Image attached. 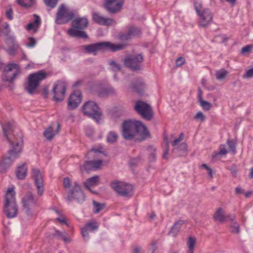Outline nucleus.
<instances>
[{"mask_svg": "<svg viewBox=\"0 0 253 253\" xmlns=\"http://www.w3.org/2000/svg\"><path fill=\"white\" fill-rule=\"evenodd\" d=\"M82 99L81 92L79 90L75 91L70 95L68 99V109L71 110L76 109L81 103Z\"/></svg>", "mask_w": 253, "mask_h": 253, "instance_id": "nucleus-19", "label": "nucleus"}, {"mask_svg": "<svg viewBox=\"0 0 253 253\" xmlns=\"http://www.w3.org/2000/svg\"><path fill=\"white\" fill-rule=\"evenodd\" d=\"M111 186L121 196L130 198L133 195V187L129 183L115 181L111 184Z\"/></svg>", "mask_w": 253, "mask_h": 253, "instance_id": "nucleus-9", "label": "nucleus"}, {"mask_svg": "<svg viewBox=\"0 0 253 253\" xmlns=\"http://www.w3.org/2000/svg\"><path fill=\"white\" fill-rule=\"evenodd\" d=\"M98 228V225L95 221L87 223L81 229L82 235L84 240L86 241L89 239V232H92Z\"/></svg>", "mask_w": 253, "mask_h": 253, "instance_id": "nucleus-21", "label": "nucleus"}, {"mask_svg": "<svg viewBox=\"0 0 253 253\" xmlns=\"http://www.w3.org/2000/svg\"><path fill=\"white\" fill-rule=\"evenodd\" d=\"M102 148L101 147H100V148H91L90 151H89V154H90L91 153H94L96 155H98L99 154H102L103 153V151H102Z\"/></svg>", "mask_w": 253, "mask_h": 253, "instance_id": "nucleus-46", "label": "nucleus"}, {"mask_svg": "<svg viewBox=\"0 0 253 253\" xmlns=\"http://www.w3.org/2000/svg\"><path fill=\"white\" fill-rule=\"evenodd\" d=\"M195 240L191 237H189L188 240L187 242V245L188 248L189 249V251H192V250H194V246L195 244Z\"/></svg>", "mask_w": 253, "mask_h": 253, "instance_id": "nucleus-41", "label": "nucleus"}, {"mask_svg": "<svg viewBox=\"0 0 253 253\" xmlns=\"http://www.w3.org/2000/svg\"><path fill=\"white\" fill-rule=\"evenodd\" d=\"M15 50L13 48H10L8 50V52L9 54H14L15 53Z\"/></svg>", "mask_w": 253, "mask_h": 253, "instance_id": "nucleus-63", "label": "nucleus"}, {"mask_svg": "<svg viewBox=\"0 0 253 253\" xmlns=\"http://www.w3.org/2000/svg\"><path fill=\"white\" fill-rule=\"evenodd\" d=\"M118 135L116 132L113 131H110L107 136V141L109 143H113L116 141Z\"/></svg>", "mask_w": 253, "mask_h": 253, "instance_id": "nucleus-33", "label": "nucleus"}, {"mask_svg": "<svg viewBox=\"0 0 253 253\" xmlns=\"http://www.w3.org/2000/svg\"><path fill=\"white\" fill-rule=\"evenodd\" d=\"M66 200L69 202L75 200L80 203L84 201L85 196L80 185L77 182H74L73 188L69 191Z\"/></svg>", "mask_w": 253, "mask_h": 253, "instance_id": "nucleus-11", "label": "nucleus"}, {"mask_svg": "<svg viewBox=\"0 0 253 253\" xmlns=\"http://www.w3.org/2000/svg\"><path fill=\"white\" fill-rule=\"evenodd\" d=\"M125 47V45L124 44H114L109 42H97L83 46V49L86 53H93L94 55H96L97 52L100 50L117 51L124 49Z\"/></svg>", "mask_w": 253, "mask_h": 253, "instance_id": "nucleus-3", "label": "nucleus"}, {"mask_svg": "<svg viewBox=\"0 0 253 253\" xmlns=\"http://www.w3.org/2000/svg\"><path fill=\"white\" fill-rule=\"evenodd\" d=\"M6 16L7 17V18L9 20H12L13 19V12L11 9L8 10L6 12Z\"/></svg>", "mask_w": 253, "mask_h": 253, "instance_id": "nucleus-56", "label": "nucleus"}, {"mask_svg": "<svg viewBox=\"0 0 253 253\" xmlns=\"http://www.w3.org/2000/svg\"><path fill=\"white\" fill-rule=\"evenodd\" d=\"M54 236L58 237L59 239L63 240L65 242H69L70 239L67 236L66 232H61L59 230H56Z\"/></svg>", "mask_w": 253, "mask_h": 253, "instance_id": "nucleus-31", "label": "nucleus"}, {"mask_svg": "<svg viewBox=\"0 0 253 253\" xmlns=\"http://www.w3.org/2000/svg\"><path fill=\"white\" fill-rule=\"evenodd\" d=\"M59 128L60 125L59 124L55 129L52 126H50L44 131L43 135L47 139L51 140L58 133Z\"/></svg>", "mask_w": 253, "mask_h": 253, "instance_id": "nucleus-24", "label": "nucleus"}, {"mask_svg": "<svg viewBox=\"0 0 253 253\" xmlns=\"http://www.w3.org/2000/svg\"><path fill=\"white\" fill-rule=\"evenodd\" d=\"M141 248L139 247H136L134 248L133 250V253H141Z\"/></svg>", "mask_w": 253, "mask_h": 253, "instance_id": "nucleus-58", "label": "nucleus"}, {"mask_svg": "<svg viewBox=\"0 0 253 253\" xmlns=\"http://www.w3.org/2000/svg\"><path fill=\"white\" fill-rule=\"evenodd\" d=\"M34 17L35 18L34 22L29 23L26 26V28L28 31H36L41 23V19L39 16L35 14H34Z\"/></svg>", "mask_w": 253, "mask_h": 253, "instance_id": "nucleus-25", "label": "nucleus"}, {"mask_svg": "<svg viewBox=\"0 0 253 253\" xmlns=\"http://www.w3.org/2000/svg\"><path fill=\"white\" fill-rule=\"evenodd\" d=\"M93 211L95 213H97L101 211L105 207L104 204H101L95 201H93Z\"/></svg>", "mask_w": 253, "mask_h": 253, "instance_id": "nucleus-36", "label": "nucleus"}, {"mask_svg": "<svg viewBox=\"0 0 253 253\" xmlns=\"http://www.w3.org/2000/svg\"><path fill=\"white\" fill-rule=\"evenodd\" d=\"M82 84V82L81 81H77L76 82H75L73 86L74 87H78V86H80Z\"/></svg>", "mask_w": 253, "mask_h": 253, "instance_id": "nucleus-61", "label": "nucleus"}, {"mask_svg": "<svg viewBox=\"0 0 253 253\" xmlns=\"http://www.w3.org/2000/svg\"><path fill=\"white\" fill-rule=\"evenodd\" d=\"M32 177L35 180L37 189V194L38 196H41L44 191L42 175L39 169H33L32 170Z\"/></svg>", "mask_w": 253, "mask_h": 253, "instance_id": "nucleus-16", "label": "nucleus"}, {"mask_svg": "<svg viewBox=\"0 0 253 253\" xmlns=\"http://www.w3.org/2000/svg\"><path fill=\"white\" fill-rule=\"evenodd\" d=\"M3 132L6 140L8 141L10 149L6 156L1 162H0V173L4 172L18 158L22 151L23 143L22 134L21 132L17 133L16 135L11 134V132H16L13 129V125L10 122H7L2 126Z\"/></svg>", "mask_w": 253, "mask_h": 253, "instance_id": "nucleus-1", "label": "nucleus"}, {"mask_svg": "<svg viewBox=\"0 0 253 253\" xmlns=\"http://www.w3.org/2000/svg\"><path fill=\"white\" fill-rule=\"evenodd\" d=\"M141 34V30L135 26H129L128 27L127 32L126 33H120L118 37L122 41H127L131 38L138 36Z\"/></svg>", "mask_w": 253, "mask_h": 253, "instance_id": "nucleus-17", "label": "nucleus"}, {"mask_svg": "<svg viewBox=\"0 0 253 253\" xmlns=\"http://www.w3.org/2000/svg\"><path fill=\"white\" fill-rule=\"evenodd\" d=\"M82 109L84 115L99 123L102 114L99 108L94 102L89 101L85 102L83 106Z\"/></svg>", "mask_w": 253, "mask_h": 253, "instance_id": "nucleus-8", "label": "nucleus"}, {"mask_svg": "<svg viewBox=\"0 0 253 253\" xmlns=\"http://www.w3.org/2000/svg\"><path fill=\"white\" fill-rule=\"evenodd\" d=\"M253 77V68L248 70L246 74L244 75V78Z\"/></svg>", "mask_w": 253, "mask_h": 253, "instance_id": "nucleus-52", "label": "nucleus"}, {"mask_svg": "<svg viewBox=\"0 0 253 253\" xmlns=\"http://www.w3.org/2000/svg\"><path fill=\"white\" fill-rule=\"evenodd\" d=\"M227 153V151L225 148V146L224 145H221L219 146V151L218 154L220 155H224L226 154Z\"/></svg>", "mask_w": 253, "mask_h": 253, "instance_id": "nucleus-50", "label": "nucleus"}, {"mask_svg": "<svg viewBox=\"0 0 253 253\" xmlns=\"http://www.w3.org/2000/svg\"><path fill=\"white\" fill-rule=\"evenodd\" d=\"M20 73L19 67L17 64H9L5 68L3 73L5 74V77L3 78V80L12 83Z\"/></svg>", "mask_w": 253, "mask_h": 253, "instance_id": "nucleus-15", "label": "nucleus"}, {"mask_svg": "<svg viewBox=\"0 0 253 253\" xmlns=\"http://www.w3.org/2000/svg\"><path fill=\"white\" fill-rule=\"evenodd\" d=\"M150 159L151 161L155 160L156 157L154 153H152L150 156Z\"/></svg>", "mask_w": 253, "mask_h": 253, "instance_id": "nucleus-62", "label": "nucleus"}, {"mask_svg": "<svg viewBox=\"0 0 253 253\" xmlns=\"http://www.w3.org/2000/svg\"><path fill=\"white\" fill-rule=\"evenodd\" d=\"M231 232L234 234H239L240 232V225L236 221L231 222L230 225Z\"/></svg>", "mask_w": 253, "mask_h": 253, "instance_id": "nucleus-35", "label": "nucleus"}, {"mask_svg": "<svg viewBox=\"0 0 253 253\" xmlns=\"http://www.w3.org/2000/svg\"><path fill=\"white\" fill-rule=\"evenodd\" d=\"M22 204L24 212L30 216L31 209L37 205V200L31 192L27 193L22 199Z\"/></svg>", "mask_w": 253, "mask_h": 253, "instance_id": "nucleus-12", "label": "nucleus"}, {"mask_svg": "<svg viewBox=\"0 0 253 253\" xmlns=\"http://www.w3.org/2000/svg\"><path fill=\"white\" fill-rule=\"evenodd\" d=\"M56 220H58L59 222H60L61 223H64V224H66L68 225L67 223H66L65 218H64V217H62V218L58 217L56 218Z\"/></svg>", "mask_w": 253, "mask_h": 253, "instance_id": "nucleus-60", "label": "nucleus"}, {"mask_svg": "<svg viewBox=\"0 0 253 253\" xmlns=\"http://www.w3.org/2000/svg\"><path fill=\"white\" fill-rule=\"evenodd\" d=\"M36 44V41L35 39L32 37L28 38V42L26 44V46L28 47L32 48L34 47Z\"/></svg>", "mask_w": 253, "mask_h": 253, "instance_id": "nucleus-43", "label": "nucleus"}, {"mask_svg": "<svg viewBox=\"0 0 253 253\" xmlns=\"http://www.w3.org/2000/svg\"><path fill=\"white\" fill-rule=\"evenodd\" d=\"M15 193L14 188L8 189L5 196L4 212L6 216L9 218H13L17 215V206L16 203Z\"/></svg>", "mask_w": 253, "mask_h": 253, "instance_id": "nucleus-4", "label": "nucleus"}, {"mask_svg": "<svg viewBox=\"0 0 253 253\" xmlns=\"http://www.w3.org/2000/svg\"><path fill=\"white\" fill-rule=\"evenodd\" d=\"M124 0H106L105 7L108 12L116 13L122 8Z\"/></svg>", "mask_w": 253, "mask_h": 253, "instance_id": "nucleus-18", "label": "nucleus"}, {"mask_svg": "<svg viewBox=\"0 0 253 253\" xmlns=\"http://www.w3.org/2000/svg\"><path fill=\"white\" fill-rule=\"evenodd\" d=\"M134 110L144 119L150 120L153 116V111L148 104L141 101H137Z\"/></svg>", "mask_w": 253, "mask_h": 253, "instance_id": "nucleus-10", "label": "nucleus"}, {"mask_svg": "<svg viewBox=\"0 0 253 253\" xmlns=\"http://www.w3.org/2000/svg\"><path fill=\"white\" fill-rule=\"evenodd\" d=\"M169 154V143L168 140H167V148L166 151H165L163 155V157L165 159L168 158V155Z\"/></svg>", "mask_w": 253, "mask_h": 253, "instance_id": "nucleus-57", "label": "nucleus"}, {"mask_svg": "<svg viewBox=\"0 0 253 253\" xmlns=\"http://www.w3.org/2000/svg\"><path fill=\"white\" fill-rule=\"evenodd\" d=\"M47 77V74L42 70L30 74L27 84L25 87L26 90L29 94H33L40 82L46 79Z\"/></svg>", "mask_w": 253, "mask_h": 253, "instance_id": "nucleus-6", "label": "nucleus"}, {"mask_svg": "<svg viewBox=\"0 0 253 253\" xmlns=\"http://www.w3.org/2000/svg\"><path fill=\"white\" fill-rule=\"evenodd\" d=\"M194 6L199 17V25L203 27L208 26L211 22L213 18L211 11L208 8H203L202 3L199 1H195Z\"/></svg>", "mask_w": 253, "mask_h": 253, "instance_id": "nucleus-7", "label": "nucleus"}, {"mask_svg": "<svg viewBox=\"0 0 253 253\" xmlns=\"http://www.w3.org/2000/svg\"><path fill=\"white\" fill-rule=\"evenodd\" d=\"M68 34L72 37L87 38L88 35L86 33L82 30L78 29L72 27L67 31Z\"/></svg>", "mask_w": 253, "mask_h": 253, "instance_id": "nucleus-23", "label": "nucleus"}, {"mask_svg": "<svg viewBox=\"0 0 253 253\" xmlns=\"http://www.w3.org/2000/svg\"><path fill=\"white\" fill-rule=\"evenodd\" d=\"M75 11L70 9L65 4H61L57 8L55 22L58 25L69 23L75 17Z\"/></svg>", "mask_w": 253, "mask_h": 253, "instance_id": "nucleus-5", "label": "nucleus"}, {"mask_svg": "<svg viewBox=\"0 0 253 253\" xmlns=\"http://www.w3.org/2000/svg\"><path fill=\"white\" fill-rule=\"evenodd\" d=\"M27 168L25 164L18 167L16 170V175L18 179H23L27 175Z\"/></svg>", "mask_w": 253, "mask_h": 253, "instance_id": "nucleus-28", "label": "nucleus"}, {"mask_svg": "<svg viewBox=\"0 0 253 253\" xmlns=\"http://www.w3.org/2000/svg\"><path fill=\"white\" fill-rule=\"evenodd\" d=\"M185 62V59L183 57H179L176 60V65L177 67L182 66Z\"/></svg>", "mask_w": 253, "mask_h": 253, "instance_id": "nucleus-51", "label": "nucleus"}, {"mask_svg": "<svg viewBox=\"0 0 253 253\" xmlns=\"http://www.w3.org/2000/svg\"><path fill=\"white\" fill-rule=\"evenodd\" d=\"M122 135L125 139L131 140L137 136H148L149 132L141 122L130 120L124 122Z\"/></svg>", "mask_w": 253, "mask_h": 253, "instance_id": "nucleus-2", "label": "nucleus"}, {"mask_svg": "<svg viewBox=\"0 0 253 253\" xmlns=\"http://www.w3.org/2000/svg\"><path fill=\"white\" fill-rule=\"evenodd\" d=\"M134 90L139 94L143 93L145 88V84L141 80H139L133 84Z\"/></svg>", "mask_w": 253, "mask_h": 253, "instance_id": "nucleus-30", "label": "nucleus"}, {"mask_svg": "<svg viewBox=\"0 0 253 253\" xmlns=\"http://www.w3.org/2000/svg\"><path fill=\"white\" fill-rule=\"evenodd\" d=\"M92 19L94 22L100 25L111 26L116 24L113 19L102 16L98 13L92 14Z\"/></svg>", "mask_w": 253, "mask_h": 253, "instance_id": "nucleus-20", "label": "nucleus"}, {"mask_svg": "<svg viewBox=\"0 0 253 253\" xmlns=\"http://www.w3.org/2000/svg\"><path fill=\"white\" fill-rule=\"evenodd\" d=\"M115 92V90L114 88L108 87L104 88L102 90V92L100 93L99 95L101 96H103L105 95H110L114 93Z\"/></svg>", "mask_w": 253, "mask_h": 253, "instance_id": "nucleus-38", "label": "nucleus"}, {"mask_svg": "<svg viewBox=\"0 0 253 253\" xmlns=\"http://www.w3.org/2000/svg\"><path fill=\"white\" fill-rule=\"evenodd\" d=\"M227 143L229 146L230 151L234 154L236 152V145L235 143L229 140H227Z\"/></svg>", "mask_w": 253, "mask_h": 253, "instance_id": "nucleus-45", "label": "nucleus"}, {"mask_svg": "<svg viewBox=\"0 0 253 253\" xmlns=\"http://www.w3.org/2000/svg\"><path fill=\"white\" fill-rule=\"evenodd\" d=\"M236 215L235 214H229L226 216V220L228 219L231 222L236 221Z\"/></svg>", "mask_w": 253, "mask_h": 253, "instance_id": "nucleus-55", "label": "nucleus"}, {"mask_svg": "<svg viewBox=\"0 0 253 253\" xmlns=\"http://www.w3.org/2000/svg\"><path fill=\"white\" fill-rule=\"evenodd\" d=\"M72 20L71 25L73 28L83 30L88 26V21L86 17H77Z\"/></svg>", "mask_w": 253, "mask_h": 253, "instance_id": "nucleus-22", "label": "nucleus"}, {"mask_svg": "<svg viewBox=\"0 0 253 253\" xmlns=\"http://www.w3.org/2000/svg\"><path fill=\"white\" fill-rule=\"evenodd\" d=\"M46 6L53 8L56 7L59 0H43Z\"/></svg>", "mask_w": 253, "mask_h": 253, "instance_id": "nucleus-39", "label": "nucleus"}, {"mask_svg": "<svg viewBox=\"0 0 253 253\" xmlns=\"http://www.w3.org/2000/svg\"><path fill=\"white\" fill-rule=\"evenodd\" d=\"M84 169L86 170H91L94 169L93 165H92L91 161H86L84 165Z\"/></svg>", "mask_w": 253, "mask_h": 253, "instance_id": "nucleus-47", "label": "nucleus"}, {"mask_svg": "<svg viewBox=\"0 0 253 253\" xmlns=\"http://www.w3.org/2000/svg\"><path fill=\"white\" fill-rule=\"evenodd\" d=\"M109 65L110 70L114 72H117L121 70L120 65L114 60L109 61Z\"/></svg>", "mask_w": 253, "mask_h": 253, "instance_id": "nucleus-34", "label": "nucleus"}, {"mask_svg": "<svg viewBox=\"0 0 253 253\" xmlns=\"http://www.w3.org/2000/svg\"><path fill=\"white\" fill-rule=\"evenodd\" d=\"M228 72L225 69H222L216 72V78L218 80L224 79L227 76Z\"/></svg>", "mask_w": 253, "mask_h": 253, "instance_id": "nucleus-37", "label": "nucleus"}, {"mask_svg": "<svg viewBox=\"0 0 253 253\" xmlns=\"http://www.w3.org/2000/svg\"><path fill=\"white\" fill-rule=\"evenodd\" d=\"M99 180V176L97 175L90 177L86 180L84 183L85 187L93 193L96 194V192L91 190V187L97 185Z\"/></svg>", "mask_w": 253, "mask_h": 253, "instance_id": "nucleus-26", "label": "nucleus"}, {"mask_svg": "<svg viewBox=\"0 0 253 253\" xmlns=\"http://www.w3.org/2000/svg\"><path fill=\"white\" fill-rule=\"evenodd\" d=\"M184 137V134L183 133H181L180 134V135L178 138L175 139L172 143V145L174 147H175V148H177V146L178 144L181 142Z\"/></svg>", "mask_w": 253, "mask_h": 253, "instance_id": "nucleus-42", "label": "nucleus"}, {"mask_svg": "<svg viewBox=\"0 0 253 253\" xmlns=\"http://www.w3.org/2000/svg\"><path fill=\"white\" fill-rule=\"evenodd\" d=\"M184 224V221L179 220L173 225L171 230H170L169 234L172 236L175 237L176 236L178 232H179L181 226Z\"/></svg>", "mask_w": 253, "mask_h": 253, "instance_id": "nucleus-27", "label": "nucleus"}, {"mask_svg": "<svg viewBox=\"0 0 253 253\" xmlns=\"http://www.w3.org/2000/svg\"><path fill=\"white\" fill-rule=\"evenodd\" d=\"M235 193L237 194H239L243 193V190L239 187H237L235 188Z\"/></svg>", "mask_w": 253, "mask_h": 253, "instance_id": "nucleus-59", "label": "nucleus"}, {"mask_svg": "<svg viewBox=\"0 0 253 253\" xmlns=\"http://www.w3.org/2000/svg\"><path fill=\"white\" fill-rule=\"evenodd\" d=\"M213 218L215 220L223 223L226 221V216L223 211L220 208L218 209L214 214Z\"/></svg>", "mask_w": 253, "mask_h": 253, "instance_id": "nucleus-29", "label": "nucleus"}, {"mask_svg": "<svg viewBox=\"0 0 253 253\" xmlns=\"http://www.w3.org/2000/svg\"><path fill=\"white\" fill-rule=\"evenodd\" d=\"M63 185L66 188H69L71 186V181L68 177H65L63 179Z\"/></svg>", "mask_w": 253, "mask_h": 253, "instance_id": "nucleus-53", "label": "nucleus"}, {"mask_svg": "<svg viewBox=\"0 0 253 253\" xmlns=\"http://www.w3.org/2000/svg\"><path fill=\"white\" fill-rule=\"evenodd\" d=\"M253 49V45L250 44L243 47L242 48L241 52L242 53H249Z\"/></svg>", "mask_w": 253, "mask_h": 253, "instance_id": "nucleus-44", "label": "nucleus"}, {"mask_svg": "<svg viewBox=\"0 0 253 253\" xmlns=\"http://www.w3.org/2000/svg\"><path fill=\"white\" fill-rule=\"evenodd\" d=\"M200 103L201 106L203 107L204 110H209L211 108L212 105L211 103L209 102L208 101L203 100L202 99L200 100Z\"/></svg>", "mask_w": 253, "mask_h": 253, "instance_id": "nucleus-40", "label": "nucleus"}, {"mask_svg": "<svg viewBox=\"0 0 253 253\" xmlns=\"http://www.w3.org/2000/svg\"><path fill=\"white\" fill-rule=\"evenodd\" d=\"M66 90V83L62 81L57 82L52 88L54 101L56 102L62 101L64 98Z\"/></svg>", "mask_w": 253, "mask_h": 253, "instance_id": "nucleus-14", "label": "nucleus"}, {"mask_svg": "<svg viewBox=\"0 0 253 253\" xmlns=\"http://www.w3.org/2000/svg\"><path fill=\"white\" fill-rule=\"evenodd\" d=\"M187 149V146L186 143H182L180 144L179 146H177V148H175V147L173 149V151L174 150H177L178 151H185Z\"/></svg>", "mask_w": 253, "mask_h": 253, "instance_id": "nucleus-49", "label": "nucleus"}, {"mask_svg": "<svg viewBox=\"0 0 253 253\" xmlns=\"http://www.w3.org/2000/svg\"><path fill=\"white\" fill-rule=\"evenodd\" d=\"M17 2L23 7H30L35 3V0H16Z\"/></svg>", "mask_w": 253, "mask_h": 253, "instance_id": "nucleus-32", "label": "nucleus"}, {"mask_svg": "<svg viewBox=\"0 0 253 253\" xmlns=\"http://www.w3.org/2000/svg\"><path fill=\"white\" fill-rule=\"evenodd\" d=\"M143 60V56L141 54H138L127 56L124 62L125 66L132 70H138L140 69V64Z\"/></svg>", "mask_w": 253, "mask_h": 253, "instance_id": "nucleus-13", "label": "nucleus"}, {"mask_svg": "<svg viewBox=\"0 0 253 253\" xmlns=\"http://www.w3.org/2000/svg\"><path fill=\"white\" fill-rule=\"evenodd\" d=\"M91 162L92 165H93L94 169L99 168L102 164V161L101 160L91 161Z\"/></svg>", "mask_w": 253, "mask_h": 253, "instance_id": "nucleus-48", "label": "nucleus"}, {"mask_svg": "<svg viewBox=\"0 0 253 253\" xmlns=\"http://www.w3.org/2000/svg\"><path fill=\"white\" fill-rule=\"evenodd\" d=\"M196 119L204 121L205 120V116L201 112H198L195 116Z\"/></svg>", "mask_w": 253, "mask_h": 253, "instance_id": "nucleus-54", "label": "nucleus"}, {"mask_svg": "<svg viewBox=\"0 0 253 253\" xmlns=\"http://www.w3.org/2000/svg\"><path fill=\"white\" fill-rule=\"evenodd\" d=\"M250 170H251V171L249 174V177L250 178H253V167Z\"/></svg>", "mask_w": 253, "mask_h": 253, "instance_id": "nucleus-64", "label": "nucleus"}]
</instances>
